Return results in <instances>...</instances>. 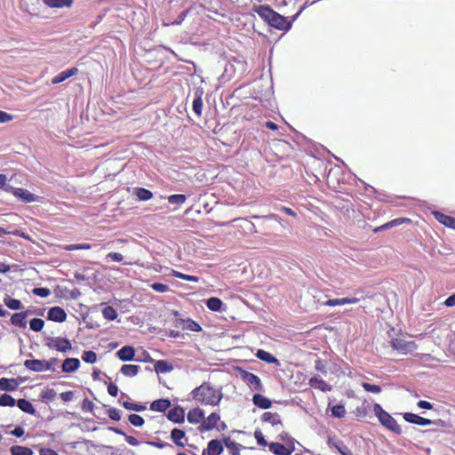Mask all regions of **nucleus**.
Returning <instances> with one entry per match:
<instances>
[{
	"instance_id": "1",
	"label": "nucleus",
	"mask_w": 455,
	"mask_h": 455,
	"mask_svg": "<svg viewBox=\"0 0 455 455\" xmlns=\"http://www.w3.org/2000/svg\"><path fill=\"white\" fill-rule=\"evenodd\" d=\"M259 16L272 28H291L293 21L299 15V12L290 20L272 10L267 5H260L258 10Z\"/></svg>"
},
{
	"instance_id": "2",
	"label": "nucleus",
	"mask_w": 455,
	"mask_h": 455,
	"mask_svg": "<svg viewBox=\"0 0 455 455\" xmlns=\"http://www.w3.org/2000/svg\"><path fill=\"white\" fill-rule=\"evenodd\" d=\"M192 397L205 405H218L223 396L220 389L214 388L210 383L204 382L191 392Z\"/></svg>"
},
{
	"instance_id": "3",
	"label": "nucleus",
	"mask_w": 455,
	"mask_h": 455,
	"mask_svg": "<svg viewBox=\"0 0 455 455\" xmlns=\"http://www.w3.org/2000/svg\"><path fill=\"white\" fill-rule=\"evenodd\" d=\"M373 411L378 417L379 422L387 428L397 434L402 432L401 427L396 420L389 413L385 411L379 404H374Z\"/></svg>"
},
{
	"instance_id": "4",
	"label": "nucleus",
	"mask_w": 455,
	"mask_h": 455,
	"mask_svg": "<svg viewBox=\"0 0 455 455\" xmlns=\"http://www.w3.org/2000/svg\"><path fill=\"white\" fill-rule=\"evenodd\" d=\"M391 346L393 349L396 350L402 355L412 354L418 347L414 341L407 340L403 338L392 339Z\"/></svg>"
},
{
	"instance_id": "5",
	"label": "nucleus",
	"mask_w": 455,
	"mask_h": 455,
	"mask_svg": "<svg viewBox=\"0 0 455 455\" xmlns=\"http://www.w3.org/2000/svg\"><path fill=\"white\" fill-rule=\"evenodd\" d=\"M24 366L30 371H33L36 372H42V371L51 370L52 363L47 362L45 360H38V359L26 360L24 362Z\"/></svg>"
},
{
	"instance_id": "6",
	"label": "nucleus",
	"mask_w": 455,
	"mask_h": 455,
	"mask_svg": "<svg viewBox=\"0 0 455 455\" xmlns=\"http://www.w3.org/2000/svg\"><path fill=\"white\" fill-rule=\"evenodd\" d=\"M47 346L50 348H54L60 352H67L72 348L71 343L68 339L60 337L50 339Z\"/></svg>"
},
{
	"instance_id": "7",
	"label": "nucleus",
	"mask_w": 455,
	"mask_h": 455,
	"mask_svg": "<svg viewBox=\"0 0 455 455\" xmlns=\"http://www.w3.org/2000/svg\"><path fill=\"white\" fill-rule=\"evenodd\" d=\"M243 379L253 389L257 391H262L263 386L261 383L260 379L249 371H243Z\"/></svg>"
},
{
	"instance_id": "8",
	"label": "nucleus",
	"mask_w": 455,
	"mask_h": 455,
	"mask_svg": "<svg viewBox=\"0 0 455 455\" xmlns=\"http://www.w3.org/2000/svg\"><path fill=\"white\" fill-rule=\"evenodd\" d=\"M48 318L53 322L63 323L66 321L67 314L60 307H53L48 311Z\"/></svg>"
},
{
	"instance_id": "9",
	"label": "nucleus",
	"mask_w": 455,
	"mask_h": 455,
	"mask_svg": "<svg viewBox=\"0 0 455 455\" xmlns=\"http://www.w3.org/2000/svg\"><path fill=\"white\" fill-rule=\"evenodd\" d=\"M403 418L407 422L416 424V425H420V426H428L433 423L432 420H430L428 419H425L417 414H413V413H410V412L404 413Z\"/></svg>"
},
{
	"instance_id": "10",
	"label": "nucleus",
	"mask_w": 455,
	"mask_h": 455,
	"mask_svg": "<svg viewBox=\"0 0 455 455\" xmlns=\"http://www.w3.org/2000/svg\"><path fill=\"white\" fill-rule=\"evenodd\" d=\"M203 95H204V90L201 88H197L195 91V99L193 101V110L194 112L200 116L202 115L203 111Z\"/></svg>"
},
{
	"instance_id": "11",
	"label": "nucleus",
	"mask_w": 455,
	"mask_h": 455,
	"mask_svg": "<svg viewBox=\"0 0 455 455\" xmlns=\"http://www.w3.org/2000/svg\"><path fill=\"white\" fill-rule=\"evenodd\" d=\"M188 420L189 423L197 424L202 423L204 420V412L200 408H195L188 411Z\"/></svg>"
},
{
	"instance_id": "12",
	"label": "nucleus",
	"mask_w": 455,
	"mask_h": 455,
	"mask_svg": "<svg viewBox=\"0 0 455 455\" xmlns=\"http://www.w3.org/2000/svg\"><path fill=\"white\" fill-rule=\"evenodd\" d=\"M80 366V361L77 358H67L64 360L61 370L63 372L71 373L76 371Z\"/></svg>"
},
{
	"instance_id": "13",
	"label": "nucleus",
	"mask_w": 455,
	"mask_h": 455,
	"mask_svg": "<svg viewBox=\"0 0 455 455\" xmlns=\"http://www.w3.org/2000/svg\"><path fill=\"white\" fill-rule=\"evenodd\" d=\"M359 299L358 298H351V299H348V298H342V299H328L326 300L323 305L325 306H329V307H334V306H341V305H346V304H355L357 302H359Z\"/></svg>"
},
{
	"instance_id": "14",
	"label": "nucleus",
	"mask_w": 455,
	"mask_h": 455,
	"mask_svg": "<svg viewBox=\"0 0 455 455\" xmlns=\"http://www.w3.org/2000/svg\"><path fill=\"white\" fill-rule=\"evenodd\" d=\"M77 72H78V69L76 68H72L70 69L62 71L61 73H60L59 75H57L56 76H54L52 79V84H57L59 83H61V82L65 81L66 79L76 75Z\"/></svg>"
},
{
	"instance_id": "15",
	"label": "nucleus",
	"mask_w": 455,
	"mask_h": 455,
	"mask_svg": "<svg viewBox=\"0 0 455 455\" xmlns=\"http://www.w3.org/2000/svg\"><path fill=\"white\" fill-rule=\"evenodd\" d=\"M220 419V415L216 412L210 414L206 419H204L201 426L202 430H211L214 428Z\"/></svg>"
},
{
	"instance_id": "16",
	"label": "nucleus",
	"mask_w": 455,
	"mask_h": 455,
	"mask_svg": "<svg viewBox=\"0 0 455 455\" xmlns=\"http://www.w3.org/2000/svg\"><path fill=\"white\" fill-rule=\"evenodd\" d=\"M116 354L120 360L124 362L131 361L134 357L135 350L132 347L124 346Z\"/></svg>"
},
{
	"instance_id": "17",
	"label": "nucleus",
	"mask_w": 455,
	"mask_h": 455,
	"mask_svg": "<svg viewBox=\"0 0 455 455\" xmlns=\"http://www.w3.org/2000/svg\"><path fill=\"white\" fill-rule=\"evenodd\" d=\"M185 411L180 407H175L169 411L168 419L175 423H180L184 421Z\"/></svg>"
},
{
	"instance_id": "18",
	"label": "nucleus",
	"mask_w": 455,
	"mask_h": 455,
	"mask_svg": "<svg viewBox=\"0 0 455 455\" xmlns=\"http://www.w3.org/2000/svg\"><path fill=\"white\" fill-rule=\"evenodd\" d=\"M309 385L314 387L320 389L323 392L331 391V386L326 383L323 379L319 377H313L309 379Z\"/></svg>"
},
{
	"instance_id": "19",
	"label": "nucleus",
	"mask_w": 455,
	"mask_h": 455,
	"mask_svg": "<svg viewBox=\"0 0 455 455\" xmlns=\"http://www.w3.org/2000/svg\"><path fill=\"white\" fill-rule=\"evenodd\" d=\"M262 420L264 422L270 423L273 427H278L283 426L281 418L277 413H273V412H268V411L265 412L262 415Z\"/></svg>"
},
{
	"instance_id": "20",
	"label": "nucleus",
	"mask_w": 455,
	"mask_h": 455,
	"mask_svg": "<svg viewBox=\"0 0 455 455\" xmlns=\"http://www.w3.org/2000/svg\"><path fill=\"white\" fill-rule=\"evenodd\" d=\"M19 383L15 379L2 378L0 379V389L4 391H14L17 389Z\"/></svg>"
},
{
	"instance_id": "21",
	"label": "nucleus",
	"mask_w": 455,
	"mask_h": 455,
	"mask_svg": "<svg viewBox=\"0 0 455 455\" xmlns=\"http://www.w3.org/2000/svg\"><path fill=\"white\" fill-rule=\"evenodd\" d=\"M253 403L260 409H268L271 407V401L260 394H256L252 397Z\"/></svg>"
},
{
	"instance_id": "22",
	"label": "nucleus",
	"mask_w": 455,
	"mask_h": 455,
	"mask_svg": "<svg viewBox=\"0 0 455 455\" xmlns=\"http://www.w3.org/2000/svg\"><path fill=\"white\" fill-rule=\"evenodd\" d=\"M13 194L26 203L35 202L36 196L23 188H16Z\"/></svg>"
},
{
	"instance_id": "23",
	"label": "nucleus",
	"mask_w": 455,
	"mask_h": 455,
	"mask_svg": "<svg viewBox=\"0 0 455 455\" xmlns=\"http://www.w3.org/2000/svg\"><path fill=\"white\" fill-rule=\"evenodd\" d=\"M74 0H44V4L50 8L70 7Z\"/></svg>"
},
{
	"instance_id": "24",
	"label": "nucleus",
	"mask_w": 455,
	"mask_h": 455,
	"mask_svg": "<svg viewBox=\"0 0 455 455\" xmlns=\"http://www.w3.org/2000/svg\"><path fill=\"white\" fill-rule=\"evenodd\" d=\"M435 219L446 227L455 229V218L447 216L441 212H435Z\"/></svg>"
},
{
	"instance_id": "25",
	"label": "nucleus",
	"mask_w": 455,
	"mask_h": 455,
	"mask_svg": "<svg viewBox=\"0 0 455 455\" xmlns=\"http://www.w3.org/2000/svg\"><path fill=\"white\" fill-rule=\"evenodd\" d=\"M27 313L20 312V313H15L12 315L11 322L13 325L25 328L27 326Z\"/></svg>"
},
{
	"instance_id": "26",
	"label": "nucleus",
	"mask_w": 455,
	"mask_h": 455,
	"mask_svg": "<svg viewBox=\"0 0 455 455\" xmlns=\"http://www.w3.org/2000/svg\"><path fill=\"white\" fill-rule=\"evenodd\" d=\"M223 451V446L218 440H212L208 443V455H220Z\"/></svg>"
},
{
	"instance_id": "27",
	"label": "nucleus",
	"mask_w": 455,
	"mask_h": 455,
	"mask_svg": "<svg viewBox=\"0 0 455 455\" xmlns=\"http://www.w3.org/2000/svg\"><path fill=\"white\" fill-rule=\"evenodd\" d=\"M171 406V402L168 399H159L156 401H154L151 405L150 409L155 411H164Z\"/></svg>"
},
{
	"instance_id": "28",
	"label": "nucleus",
	"mask_w": 455,
	"mask_h": 455,
	"mask_svg": "<svg viewBox=\"0 0 455 455\" xmlns=\"http://www.w3.org/2000/svg\"><path fill=\"white\" fill-rule=\"evenodd\" d=\"M269 450L276 455H291V451L279 443H271L269 444Z\"/></svg>"
},
{
	"instance_id": "29",
	"label": "nucleus",
	"mask_w": 455,
	"mask_h": 455,
	"mask_svg": "<svg viewBox=\"0 0 455 455\" xmlns=\"http://www.w3.org/2000/svg\"><path fill=\"white\" fill-rule=\"evenodd\" d=\"M172 365L164 360L156 361L155 363V371L157 373H167L172 371Z\"/></svg>"
},
{
	"instance_id": "30",
	"label": "nucleus",
	"mask_w": 455,
	"mask_h": 455,
	"mask_svg": "<svg viewBox=\"0 0 455 455\" xmlns=\"http://www.w3.org/2000/svg\"><path fill=\"white\" fill-rule=\"evenodd\" d=\"M17 405L24 412H27L31 415H34L36 413V410L33 404L26 399H19L17 401Z\"/></svg>"
},
{
	"instance_id": "31",
	"label": "nucleus",
	"mask_w": 455,
	"mask_h": 455,
	"mask_svg": "<svg viewBox=\"0 0 455 455\" xmlns=\"http://www.w3.org/2000/svg\"><path fill=\"white\" fill-rule=\"evenodd\" d=\"M140 366L134 364H124L120 371L126 377H134L138 374Z\"/></svg>"
},
{
	"instance_id": "32",
	"label": "nucleus",
	"mask_w": 455,
	"mask_h": 455,
	"mask_svg": "<svg viewBox=\"0 0 455 455\" xmlns=\"http://www.w3.org/2000/svg\"><path fill=\"white\" fill-rule=\"evenodd\" d=\"M185 436V432L179 428L172 429L171 433V437L172 441L180 447H184V443H181V439H183Z\"/></svg>"
},
{
	"instance_id": "33",
	"label": "nucleus",
	"mask_w": 455,
	"mask_h": 455,
	"mask_svg": "<svg viewBox=\"0 0 455 455\" xmlns=\"http://www.w3.org/2000/svg\"><path fill=\"white\" fill-rule=\"evenodd\" d=\"M33 451L25 446L14 445L11 448L12 455H33Z\"/></svg>"
},
{
	"instance_id": "34",
	"label": "nucleus",
	"mask_w": 455,
	"mask_h": 455,
	"mask_svg": "<svg viewBox=\"0 0 455 455\" xmlns=\"http://www.w3.org/2000/svg\"><path fill=\"white\" fill-rule=\"evenodd\" d=\"M257 357L264 362L275 363H277V359L272 355L270 353L265 351V350H258L256 354Z\"/></svg>"
},
{
	"instance_id": "35",
	"label": "nucleus",
	"mask_w": 455,
	"mask_h": 455,
	"mask_svg": "<svg viewBox=\"0 0 455 455\" xmlns=\"http://www.w3.org/2000/svg\"><path fill=\"white\" fill-rule=\"evenodd\" d=\"M180 322L183 324L182 328L185 330H189L193 331H200L202 330L201 326L193 320H180Z\"/></svg>"
},
{
	"instance_id": "36",
	"label": "nucleus",
	"mask_w": 455,
	"mask_h": 455,
	"mask_svg": "<svg viewBox=\"0 0 455 455\" xmlns=\"http://www.w3.org/2000/svg\"><path fill=\"white\" fill-rule=\"evenodd\" d=\"M207 307L212 311H219L221 308L222 301L219 298H210L206 302Z\"/></svg>"
},
{
	"instance_id": "37",
	"label": "nucleus",
	"mask_w": 455,
	"mask_h": 455,
	"mask_svg": "<svg viewBox=\"0 0 455 455\" xmlns=\"http://www.w3.org/2000/svg\"><path fill=\"white\" fill-rule=\"evenodd\" d=\"M4 304L12 310H18L22 308V304L19 299H12L11 297H5L4 299Z\"/></svg>"
},
{
	"instance_id": "38",
	"label": "nucleus",
	"mask_w": 455,
	"mask_h": 455,
	"mask_svg": "<svg viewBox=\"0 0 455 455\" xmlns=\"http://www.w3.org/2000/svg\"><path fill=\"white\" fill-rule=\"evenodd\" d=\"M135 195L141 201L149 200L153 196V194H152L151 191H149V190H148L146 188H136Z\"/></svg>"
},
{
	"instance_id": "39",
	"label": "nucleus",
	"mask_w": 455,
	"mask_h": 455,
	"mask_svg": "<svg viewBox=\"0 0 455 455\" xmlns=\"http://www.w3.org/2000/svg\"><path fill=\"white\" fill-rule=\"evenodd\" d=\"M102 315L105 319L112 321L117 317V313L113 307H105L102 310Z\"/></svg>"
},
{
	"instance_id": "40",
	"label": "nucleus",
	"mask_w": 455,
	"mask_h": 455,
	"mask_svg": "<svg viewBox=\"0 0 455 455\" xmlns=\"http://www.w3.org/2000/svg\"><path fill=\"white\" fill-rule=\"evenodd\" d=\"M186 200H187L186 196L181 195V194H176V195H172V196H168V202L171 204L181 205L186 202Z\"/></svg>"
},
{
	"instance_id": "41",
	"label": "nucleus",
	"mask_w": 455,
	"mask_h": 455,
	"mask_svg": "<svg viewBox=\"0 0 455 455\" xmlns=\"http://www.w3.org/2000/svg\"><path fill=\"white\" fill-rule=\"evenodd\" d=\"M15 403H16V400L10 395L4 394L0 396V405L1 406L12 407L15 405Z\"/></svg>"
},
{
	"instance_id": "42",
	"label": "nucleus",
	"mask_w": 455,
	"mask_h": 455,
	"mask_svg": "<svg viewBox=\"0 0 455 455\" xmlns=\"http://www.w3.org/2000/svg\"><path fill=\"white\" fill-rule=\"evenodd\" d=\"M362 387L364 388L365 391L373 393V394H379L381 392L380 386L370 384L368 382H363Z\"/></svg>"
},
{
	"instance_id": "43",
	"label": "nucleus",
	"mask_w": 455,
	"mask_h": 455,
	"mask_svg": "<svg viewBox=\"0 0 455 455\" xmlns=\"http://www.w3.org/2000/svg\"><path fill=\"white\" fill-rule=\"evenodd\" d=\"M82 359L88 363H93L97 360V355L93 351H84L82 355Z\"/></svg>"
},
{
	"instance_id": "44",
	"label": "nucleus",
	"mask_w": 455,
	"mask_h": 455,
	"mask_svg": "<svg viewBox=\"0 0 455 455\" xmlns=\"http://www.w3.org/2000/svg\"><path fill=\"white\" fill-rule=\"evenodd\" d=\"M44 322L40 318H34L30 321V328L34 331H40L44 328Z\"/></svg>"
},
{
	"instance_id": "45",
	"label": "nucleus",
	"mask_w": 455,
	"mask_h": 455,
	"mask_svg": "<svg viewBox=\"0 0 455 455\" xmlns=\"http://www.w3.org/2000/svg\"><path fill=\"white\" fill-rule=\"evenodd\" d=\"M331 413L334 417L342 418L346 414V409L342 404H336L332 407Z\"/></svg>"
},
{
	"instance_id": "46",
	"label": "nucleus",
	"mask_w": 455,
	"mask_h": 455,
	"mask_svg": "<svg viewBox=\"0 0 455 455\" xmlns=\"http://www.w3.org/2000/svg\"><path fill=\"white\" fill-rule=\"evenodd\" d=\"M129 421L135 427H141L144 424L143 418L138 414L130 415Z\"/></svg>"
},
{
	"instance_id": "47",
	"label": "nucleus",
	"mask_w": 455,
	"mask_h": 455,
	"mask_svg": "<svg viewBox=\"0 0 455 455\" xmlns=\"http://www.w3.org/2000/svg\"><path fill=\"white\" fill-rule=\"evenodd\" d=\"M66 251H74V250H88L91 249V245L88 243H78V244H68L64 247Z\"/></svg>"
},
{
	"instance_id": "48",
	"label": "nucleus",
	"mask_w": 455,
	"mask_h": 455,
	"mask_svg": "<svg viewBox=\"0 0 455 455\" xmlns=\"http://www.w3.org/2000/svg\"><path fill=\"white\" fill-rule=\"evenodd\" d=\"M32 293L41 298H46L51 294V291L48 288H34Z\"/></svg>"
},
{
	"instance_id": "49",
	"label": "nucleus",
	"mask_w": 455,
	"mask_h": 455,
	"mask_svg": "<svg viewBox=\"0 0 455 455\" xmlns=\"http://www.w3.org/2000/svg\"><path fill=\"white\" fill-rule=\"evenodd\" d=\"M123 405L124 408H126L128 410H132V411H140L145 409V406H143V405L135 404V403H132L130 402H124L123 403Z\"/></svg>"
},
{
	"instance_id": "50",
	"label": "nucleus",
	"mask_w": 455,
	"mask_h": 455,
	"mask_svg": "<svg viewBox=\"0 0 455 455\" xmlns=\"http://www.w3.org/2000/svg\"><path fill=\"white\" fill-rule=\"evenodd\" d=\"M335 447L341 455H354L353 452L343 443H336Z\"/></svg>"
},
{
	"instance_id": "51",
	"label": "nucleus",
	"mask_w": 455,
	"mask_h": 455,
	"mask_svg": "<svg viewBox=\"0 0 455 455\" xmlns=\"http://www.w3.org/2000/svg\"><path fill=\"white\" fill-rule=\"evenodd\" d=\"M151 288L157 292H165L169 290V287L166 284L160 283H154L151 285Z\"/></svg>"
},
{
	"instance_id": "52",
	"label": "nucleus",
	"mask_w": 455,
	"mask_h": 455,
	"mask_svg": "<svg viewBox=\"0 0 455 455\" xmlns=\"http://www.w3.org/2000/svg\"><path fill=\"white\" fill-rule=\"evenodd\" d=\"M107 259H110L113 261L121 262L124 259L123 255L118 252H109L107 257Z\"/></svg>"
},
{
	"instance_id": "53",
	"label": "nucleus",
	"mask_w": 455,
	"mask_h": 455,
	"mask_svg": "<svg viewBox=\"0 0 455 455\" xmlns=\"http://www.w3.org/2000/svg\"><path fill=\"white\" fill-rule=\"evenodd\" d=\"M13 116L4 111L0 110V124H4L12 121Z\"/></svg>"
},
{
	"instance_id": "54",
	"label": "nucleus",
	"mask_w": 455,
	"mask_h": 455,
	"mask_svg": "<svg viewBox=\"0 0 455 455\" xmlns=\"http://www.w3.org/2000/svg\"><path fill=\"white\" fill-rule=\"evenodd\" d=\"M6 176L4 174H0V188H4L5 191H11L12 187L6 185Z\"/></svg>"
},
{
	"instance_id": "55",
	"label": "nucleus",
	"mask_w": 455,
	"mask_h": 455,
	"mask_svg": "<svg viewBox=\"0 0 455 455\" xmlns=\"http://www.w3.org/2000/svg\"><path fill=\"white\" fill-rule=\"evenodd\" d=\"M108 416L111 419L119 420L121 419V411L117 409H111L108 411Z\"/></svg>"
},
{
	"instance_id": "56",
	"label": "nucleus",
	"mask_w": 455,
	"mask_h": 455,
	"mask_svg": "<svg viewBox=\"0 0 455 455\" xmlns=\"http://www.w3.org/2000/svg\"><path fill=\"white\" fill-rule=\"evenodd\" d=\"M254 436L259 445L266 446L267 441L264 439V436L260 431H255Z\"/></svg>"
},
{
	"instance_id": "57",
	"label": "nucleus",
	"mask_w": 455,
	"mask_h": 455,
	"mask_svg": "<svg viewBox=\"0 0 455 455\" xmlns=\"http://www.w3.org/2000/svg\"><path fill=\"white\" fill-rule=\"evenodd\" d=\"M60 397L64 402H69L74 398L73 391H66L60 394Z\"/></svg>"
},
{
	"instance_id": "58",
	"label": "nucleus",
	"mask_w": 455,
	"mask_h": 455,
	"mask_svg": "<svg viewBox=\"0 0 455 455\" xmlns=\"http://www.w3.org/2000/svg\"><path fill=\"white\" fill-rule=\"evenodd\" d=\"M315 368V370H317V371L323 372L324 375H326L327 371L325 370V366H324V363H323V361L316 360Z\"/></svg>"
},
{
	"instance_id": "59",
	"label": "nucleus",
	"mask_w": 455,
	"mask_h": 455,
	"mask_svg": "<svg viewBox=\"0 0 455 455\" xmlns=\"http://www.w3.org/2000/svg\"><path fill=\"white\" fill-rule=\"evenodd\" d=\"M108 392L112 396H116L118 393V387L113 383H110L108 387Z\"/></svg>"
},
{
	"instance_id": "60",
	"label": "nucleus",
	"mask_w": 455,
	"mask_h": 455,
	"mask_svg": "<svg viewBox=\"0 0 455 455\" xmlns=\"http://www.w3.org/2000/svg\"><path fill=\"white\" fill-rule=\"evenodd\" d=\"M40 455H59L56 451L52 449L41 448L39 451Z\"/></svg>"
},
{
	"instance_id": "61",
	"label": "nucleus",
	"mask_w": 455,
	"mask_h": 455,
	"mask_svg": "<svg viewBox=\"0 0 455 455\" xmlns=\"http://www.w3.org/2000/svg\"><path fill=\"white\" fill-rule=\"evenodd\" d=\"M24 429L21 427H17L12 431V435L16 437H20L24 435Z\"/></svg>"
},
{
	"instance_id": "62",
	"label": "nucleus",
	"mask_w": 455,
	"mask_h": 455,
	"mask_svg": "<svg viewBox=\"0 0 455 455\" xmlns=\"http://www.w3.org/2000/svg\"><path fill=\"white\" fill-rule=\"evenodd\" d=\"M418 406L421 409H426V410L432 409V404L429 402L423 401V400L418 402Z\"/></svg>"
},
{
	"instance_id": "63",
	"label": "nucleus",
	"mask_w": 455,
	"mask_h": 455,
	"mask_svg": "<svg viewBox=\"0 0 455 455\" xmlns=\"http://www.w3.org/2000/svg\"><path fill=\"white\" fill-rule=\"evenodd\" d=\"M125 440L130 445L137 446L139 444V441L132 435H126Z\"/></svg>"
},
{
	"instance_id": "64",
	"label": "nucleus",
	"mask_w": 455,
	"mask_h": 455,
	"mask_svg": "<svg viewBox=\"0 0 455 455\" xmlns=\"http://www.w3.org/2000/svg\"><path fill=\"white\" fill-rule=\"evenodd\" d=\"M447 307L455 306V293L448 297L444 302Z\"/></svg>"
}]
</instances>
